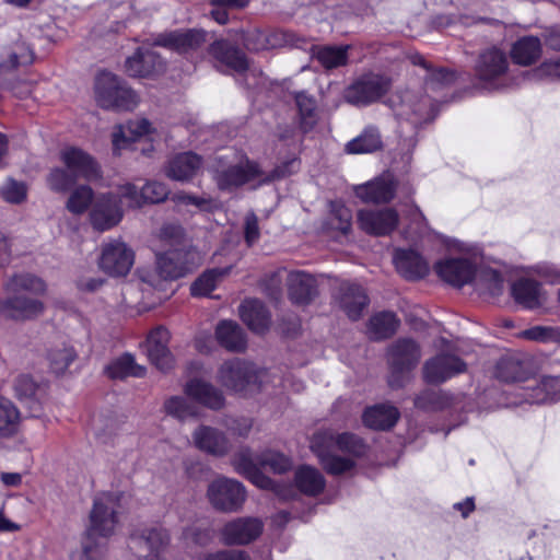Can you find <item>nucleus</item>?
Wrapping results in <instances>:
<instances>
[{"label": "nucleus", "mask_w": 560, "mask_h": 560, "mask_svg": "<svg viewBox=\"0 0 560 560\" xmlns=\"http://www.w3.org/2000/svg\"><path fill=\"white\" fill-rule=\"evenodd\" d=\"M390 82L387 78L369 73L359 78L345 93L347 102L364 106L380 100L389 89Z\"/></svg>", "instance_id": "12"}, {"label": "nucleus", "mask_w": 560, "mask_h": 560, "mask_svg": "<svg viewBox=\"0 0 560 560\" xmlns=\"http://www.w3.org/2000/svg\"><path fill=\"white\" fill-rule=\"evenodd\" d=\"M299 162L292 159L275 168L271 175L265 174L259 165L242 153H230L218 159L212 168V177L220 190L232 191L243 185H261L271 179L294 173Z\"/></svg>", "instance_id": "1"}, {"label": "nucleus", "mask_w": 560, "mask_h": 560, "mask_svg": "<svg viewBox=\"0 0 560 560\" xmlns=\"http://www.w3.org/2000/svg\"><path fill=\"white\" fill-rule=\"evenodd\" d=\"M242 320L255 332H265L270 325V316L257 300H246L240 306Z\"/></svg>", "instance_id": "35"}, {"label": "nucleus", "mask_w": 560, "mask_h": 560, "mask_svg": "<svg viewBox=\"0 0 560 560\" xmlns=\"http://www.w3.org/2000/svg\"><path fill=\"white\" fill-rule=\"evenodd\" d=\"M94 97L106 109L131 110L139 102L137 94L110 72H101L96 77Z\"/></svg>", "instance_id": "3"}, {"label": "nucleus", "mask_w": 560, "mask_h": 560, "mask_svg": "<svg viewBox=\"0 0 560 560\" xmlns=\"http://www.w3.org/2000/svg\"><path fill=\"white\" fill-rule=\"evenodd\" d=\"M394 264L397 271L408 279L422 278L429 271L428 262L412 249H397Z\"/></svg>", "instance_id": "30"}, {"label": "nucleus", "mask_w": 560, "mask_h": 560, "mask_svg": "<svg viewBox=\"0 0 560 560\" xmlns=\"http://www.w3.org/2000/svg\"><path fill=\"white\" fill-rule=\"evenodd\" d=\"M172 200L178 208L187 209L191 212H214L219 210L221 202L210 196H196L184 191L177 192Z\"/></svg>", "instance_id": "39"}, {"label": "nucleus", "mask_w": 560, "mask_h": 560, "mask_svg": "<svg viewBox=\"0 0 560 560\" xmlns=\"http://www.w3.org/2000/svg\"><path fill=\"white\" fill-rule=\"evenodd\" d=\"M338 301L340 307L351 319L360 318L363 308L369 302L364 290L361 287L351 283H343L340 287Z\"/></svg>", "instance_id": "33"}, {"label": "nucleus", "mask_w": 560, "mask_h": 560, "mask_svg": "<svg viewBox=\"0 0 560 560\" xmlns=\"http://www.w3.org/2000/svg\"><path fill=\"white\" fill-rule=\"evenodd\" d=\"M420 357V348L415 341L410 339L398 340L388 351L389 385L400 387L408 373L418 364Z\"/></svg>", "instance_id": "7"}, {"label": "nucleus", "mask_w": 560, "mask_h": 560, "mask_svg": "<svg viewBox=\"0 0 560 560\" xmlns=\"http://www.w3.org/2000/svg\"><path fill=\"white\" fill-rule=\"evenodd\" d=\"M209 55L220 70L242 72L248 67L245 55L226 40L214 42L209 47Z\"/></svg>", "instance_id": "24"}, {"label": "nucleus", "mask_w": 560, "mask_h": 560, "mask_svg": "<svg viewBox=\"0 0 560 560\" xmlns=\"http://www.w3.org/2000/svg\"><path fill=\"white\" fill-rule=\"evenodd\" d=\"M336 447L354 456H361L365 451L363 441L354 434L343 433L336 436Z\"/></svg>", "instance_id": "59"}, {"label": "nucleus", "mask_w": 560, "mask_h": 560, "mask_svg": "<svg viewBox=\"0 0 560 560\" xmlns=\"http://www.w3.org/2000/svg\"><path fill=\"white\" fill-rule=\"evenodd\" d=\"M399 418L397 408L390 405H376L368 408L363 416V423L373 430H388L395 425Z\"/></svg>", "instance_id": "37"}, {"label": "nucleus", "mask_w": 560, "mask_h": 560, "mask_svg": "<svg viewBox=\"0 0 560 560\" xmlns=\"http://www.w3.org/2000/svg\"><path fill=\"white\" fill-rule=\"evenodd\" d=\"M296 488L304 494L317 495L325 488L324 476L314 467L304 465L296 469L294 475Z\"/></svg>", "instance_id": "38"}, {"label": "nucleus", "mask_w": 560, "mask_h": 560, "mask_svg": "<svg viewBox=\"0 0 560 560\" xmlns=\"http://www.w3.org/2000/svg\"><path fill=\"white\" fill-rule=\"evenodd\" d=\"M399 223V214L394 208L362 209L358 212L359 228L375 236L389 235Z\"/></svg>", "instance_id": "14"}, {"label": "nucleus", "mask_w": 560, "mask_h": 560, "mask_svg": "<svg viewBox=\"0 0 560 560\" xmlns=\"http://www.w3.org/2000/svg\"><path fill=\"white\" fill-rule=\"evenodd\" d=\"M529 360L520 361L508 357L500 360L497 365V376L503 382H524L528 380Z\"/></svg>", "instance_id": "41"}, {"label": "nucleus", "mask_w": 560, "mask_h": 560, "mask_svg": "<svg viewBox=\"0 0 560 560\" xmlns=\"http://www.w3.org/2000/svg\"><path fill=\"white\" fill-rule=\"evenodd\" d=\"M175 257L177 256H156V268H141L137 271L141 290L143 292L152 290L156 294V301L166 298L170 281L183 277L184 267L176 266L173 269H167V264L173 262Z\"/></svg>", "instance_id": "5"}, {"label": "nucleus", "mask_w": 560, "mask_h": 560, "mask_svg": "<svg viewBox=\"0 0 560 560\" xmlns=\"http://www.w3.org/2000/svg\"><path fill=\"white\" fill-rule=\"evenodd\" d=\"M78 177L71 174L68 168L55 167L47 176L48 187L56 192L67 191L75 182Z\"/></svg>", "instance_id": "54"}, {"label": "nucleus", "mask_w": 560, "mask_h": 560, "mask_svg": "<svg viewBox=\"0 0 560 560\" xmlns=\"http://www.w3.org/2000/svg\"><path fill=\"white\" fill-rule=\"evenodd\" d=\"M119 199V205H121L125 199L128 207H140L144 203L143 190L138 189V187L133 184L127 183L121 185L118 188V192L115 194Z\"/></svg>", "instance_id": "60"}, {"label": "nucleus", "mask_w": 560, "mask_h": 560, "mask_svg": "<svg viewBox=\"0 0 560 560\" xmlns=\"http://www.w3.org/2000/svg\"><path fill=\"white\" fill-rule=\"evenodd\" d=\"M185 394L211 409H220L224 406L222 393L212 384L199 378H192L185 385Z\"/></svg>", "instance_id": "29"}, {"label": "nucleus", "mask_w": 560, "mask_h": 560, "mask_svg": "<svg viewBox=\"0 0 560 560\" xmlns=\"http://www.w3.org/2000/svg\"><path fill=\"white\" fill-rule=\"evenodd\" d=\"M144 138L150 141H155L159 138V133L152 124L147 118L130 120L126 125L115 127L112 135L113 149L116 153H119L132 142Z\"/></svg>", "instance_id": "15"}, {"label": "nucleus", "mask_w": 560, "mask_h": 560, "mask_svg": "<svg viewBox=\"0 0 560 560\" xmlns=\"http://www.w3.org/2000/svg\"><path fill=\"white\" fill-rule=\"evenodd\" d=\"M192 443L201 452L212 456L222 457L231 450V443L226 435L209 425H199L192 432Z\"/></svg>", "instance_id": "23"}, {"label": "nucleus", "mask_w": 560, "mask_h": 560, "mask_svg": "<svg viewBox=\"0 0 560 560\" xmlns=\"http://www.w3.org/2000/svg\"><path fill=\"white\" fill-rule=\"evenodd\" d=\"M77 353L72 347L61 346L51 349L48 353L50 370L57 374H63L75 360Z\"/></svg>", "instance_id": "51"}, {"label": "nucleus", "mask_w": 560, "mask_h": 560, "mask_svg": "<svg viewBox=\"0 0 560 560\" xmlns=\"http://www.w3.org/2000/svg\"><path fill=\"white\" fill-rule=\"evenodd\" d=\"M511 294L516 303L526 308H535L546 301L541 285L530 279H520L511 287Z\"/></svg>", "instance_id": "32"}, {"label": "nucleus", "mask_w": 560, "mask_h": 560, "mask_svg": "<svg viewBox=\"0 0 560 560\" xmlns=\"http://www.w3.org/2000/svg\"><path fill=\"white\" fill-rule=\"evenodd\" d=\"M5 287L9 292L14 294L23 291L42 294L46 290V284L40 278L28 273L12 277Z\"/></svg>", "instance_id": "50"}, {"label": "nucleus", "mask_w": 560, "mask_h": 560, "mask_svg": "<svg viewBox=\"0 0 560 560\" xmlns=\"http://www.w3.org/2000/svg\"><path fill=\"white\" fill-rule=\"evenodd\" d=\"M126 72L131 77H147L163 69V63L155 52L139 48L126 60Z\"/></svg>", "instance_id": "31"}, {"label": "nucleus", "mask_w": 560, "mask_h": 560, "mask_svg": "<svg viewBox=\"0 0 560 560\" xmlns=\"http://www.w3.org/2000/svg\"><path fill=\"white\" fill-rule=\"evenodd\" d=\"M284 44V37L278 32H262L255 30L245 37V46L252 51H261L281 47Z\"/></svg>", "instance_id": "43"}, {"label": "nucleus", "mask_w": 560, "mask_h": 560, "mask_svg": "<svg viewBox=\"0 0 560 560\" xmlns=\"http://www.w3.org/2000/svg\"><path fill=\"white\" fill-rule=\"evenodd\" d=\"M259 464L269 467L276 474H282L292 466L289 457L273 451L265 452L259 458Z\"/></svg>", "instance_id": "57"}, {"label": "nucleus", "mask_w": 560, "mask_h": 560, "mask_svg": "<svg viewBox=\"0 0 560 560\" xmlns=\"http://www.w3.org/2000/svg\"><path fill=\"white\" fill-rule=\"evenodd\" d=\"M435 240L448 253L460 255L458 258H446L435 265V270L443 280L455 287H463L476 279L477 265L481 257L477 246L442 234H435Z\"/></svg>", "instance_id": "2"}, {"label": "nucleus", "mask_w": 560, "mask_h": 560, "mask_svg": "<svg viewBox=\"0 0 560 560\" xmlns=\"http://www.w3.org/2000/svg\"><path fill=\"white\" fill-rule=\"evenodd\" d=\"M44 310L43 303L37 299L14 296L0 302V313L13 319H31Z\"/></svg>", "instance_id": "28"}, {"label": "nucleus", "mask_w": 560, "mask_h": 560, "mask_svg": "<svg viewBox=\"0 0 560 560\" xmlns=\"http://www.w3.org/2000/svg\"><path fill=\"white\" fill-rule=\"evenodd\" d=\"M466 370V364L458 357L448 352L438 354L427 361L423 375L429 383H442Z\"/></svg>", "instance_id": "20"}, {"label": "nucleus", "mask_w": 560, "mask_h": 560, "mask_svg": "<svg viewBox=\"0 0 560 560\" xmlns=\"http://www.w3.org/2000/svg\"><path fill=\"white\" fill-rule=\"evenodd\" d=\"M206 42V32L201 30L172 31L160 34L154 45L186 54L197 49Z\"/></svg>", "instance_id": "22"}, {"label": "nucleus", "mask_w": 560, "mask_h": 560, "mask_svg": "<svg viewBox=\"0 0 560 560\" xmlns=\"http://www.w3.org/2000/svg\"><path fill=\"white\" fill-rule=\"evenodd\" d=\"M397 182L390 173L359 185L354 191L358 198L366 203H388L395 197Z\"/></svg>", "instance_id": "17"}, {"label": "nucleus", "mask_w": 560, "mask_h": 560, "mask_svg": "<svg viewBox=\"0 0 560 560\" xmlns=\"http://www.w3.org/2000/svg\"><path fill=\"white\" fill-rule=\"evenodd\" d=\"M207 498L215 510L232 513L243 506L246 490L240 481L221 476L209 483Z\"/></svg>", "instance_id": "6"}, {"label": "nucleus", "mask_w": 560, "mask_h": 560, "mask_svg": "<svg viewBox=\"0 0 560 560\" xmlns=\"http://www.w3.org/2000/svg\"><path fill=\"white\" fill-rule=\"evenodd\" d=\"M232 465L238 474L245 477L257 467L249 451L237 453L232 459Z\"/></svg>", "instance_id": "64"}, {"label": "nucleus", "mask_w": 560, "mask_h": 560, "mask_svg": "<svg viewBox=\"0 0 560 560\" xmlns=\"http://www.w3.org/2000/svg\"><path fill=\"white\" fill-rule=\"evenodd\" d=\"M144 202H161L168 196V188L160 182H149L143 187Z\"/></svg>", "instance_id": "63"}, {"label": "nucleus", "mask_w": 560, "mask_h": 560, "mask_svg": "<svg viewBox=\"0 0 560 560\" xmlns=\"http://www.w3.org/2000/svg\"><path fill=\"white\" fill-rule=\"evenodd\" d=\"M541 54L540 40L535 36L520 38L511 49L514 62L521 66H529L535 62Z\"/></svg>", "instance_id": "40"}, {"label": "nucleus", "mask_w": 560, "mask_h": 560, "mask_svg": "<svg viewBox=\"0 0 560 560\" xmlns=\"http://www.w3.org/2000/svg\"><path fill=\"white\" fill-rule=\"evenodd\" d=\"M381 137L376 129L369 128L359 137L349 141L346 151L351 154L371 153L381 148Z\"/></svg>", "instance_id": "48"}, {"label": "nucleus", "mask_w": 560, "mask_h": 560, "mask_svg": "<svg viewBox=\"0 0 560 560\" xmlns=\"http://www.w3.org/2000/svg\"><path fill=\"white\" fill-rule=\"evenodd\" d=\"M176 255L173 259V262L167 264V269H173L176 266L184 267L183 277L192 270V268L200 261V257L197 253L184 252L178 249L168 250L163 254H158L156 256H173Z\"/></svg>", "instance_id": "55"}, {"label": "nucleus", "mask_w": 560, "mask_h": 560, "mask_svg": "<svg viewBox=\"0 0 560 560\" xmlns=\"http://www.w3.org/2000/svg\"><path fill=\"white\" fill-rule=\"evenodd\" d=\"M119 498L113 493H102L95 498L90 513L86 536L90 538L113 536L119 526Z\"/></svg>", "instance_id": "4"}, {"label": "nucleus", "mask_w": 560, "mask_h": 560, "mask_svg": "<svg viewBox=\"0 0 560 560\" xmlns=\"http://www.w3.org/2000/svg\"><path fill=\"white\" fill-rule=\"evenodd\" d=\"M0 194L8 202L19 203L26 197V187L22 183L9 180L2 186Z\"/></svg>", "instance_id": "62"}, {"label": "nucleus", "mask_w": 560, "mask_h": 560, "mask_svg": "<svg viewBox=\"0 0 560 560\" xmlns=\"http://www.w3.org/2000/svg\"><path fill=\"white\" fill-rule=\"evenodd\" d=\"M349 49L350 46H315L312 56L325 69H334L347 63Z\"/></svg>", "instance_id": "42"}, {"label": "nucleus", "mask_w": 560, "mask_h": 560, "mask_svg": "<svg viewBox=\"0 0 560 560\" xmlns=\"http://www.w3.org/2000/svg\"><path fill=\"white\" fill-rule=\"evenodd\" d=\"M60 161L75 177L94 180L100 177V167L94 159L75 147H67L60 152Z\"/></svg>", "instance_id": "19"}, {"label": "nucleus", "mask_w": 560, "mask_h": 560, "mask_svg": "<svg viewBox=\"0 0 560 560\" xmlns=\"http://www.w3.org/2000/svg\"><path fill=\"white\" fill-rule=\"evenodd\" d=\"M106 373L110 378L141 377L144 375L145 369L137 364L131 354L126 353L110 362L106 368Z\"/></svg>", "instance_id": "44"}, {"label": "nucleus", "mask_w": 560, "mask_h": 560, "mask_svg": "<svg viewBox=\"0 0 560 560\" xmlns=\"http://www.w3.org/2000/svg\"><path fill=\"white\" fill-rule=\"evenodd\" d=\"M165 411L180 420L194 417L196 408L190 405L184 397L174 396L167 399L164 404Z\"/></svg>", "instance_id": "56"}, {"label": "nucleus", "mask_w": 560, "mask_h": 560, "mask_svg": "<svg viewBox=\"0 0 560 560\" xmlns=\"http://www.w3.org/2000/svg\"><path fill=\"white\" fill-rule=\"evenodd\" d=\"M135 264V252L120 240H113L102 245L98 260L100 268L112 277H125Z\"/></svg>", "instance_id": "10"}, {"label": "nucleus", "mask_w": 560, "mask_h": 560, "mask_svg": "<svg viewBox=\"0 0 560 560\" xmlns=\"http://www.w3.org/2000/svg\"><path fill=\"white\" fill-rule=\"evenodd\" d=\"M265 374V371L257 370L253 363L234 359L220 366L217 378L226 389L241 393L252 383L260 381Z\"/></svg>", "instance_id": "8"}, {"label": "nucleus", "mask_w": 560, "mask_h": 560, "mask_svg": "<svg viewBox=\"0 0 560 560\" xmlns=\"http://www.w3.org/2000/svg\"><path fill=\"white\" fill-rule=\"evenodd\" d=\"M351 219V211L345 205L339 202L331 205V225L335 229L347 232L350 228Z\"/></svg>", "instance_id": "61"}, {"label": "nucleus", "mask_w": 560, "mask_h": 560, "mask_svg": "<svg viewBox=\"0 0 560 560\" xmlns=\"http://www.w3.org/2000/svg\"><path fill=\"white\" fill-rule=\"evenodd\" d=\"M477 283L481 290L488 292L492 296L500 295L504 289L503 276L491 268H483L479 271Z\"/></svg>", "instance_id": "52"}, {"label": "nucleus", "mask_w": 560, "mask_h": 560, "mask_svg": "<svg viewBox=\"0 0 560 560\" xmlns=\"http://www.w3.org/2000/svg\"><path fill=\"white\" fill-rule=\"evenodd\" d=\"M288 287L290 299L296 304H305L316 294L315 279L303 271L290 272Z\"/></svg>", "instance_id": "34"}, {"label": "nucleus", "mask_w": 560, "mask_h": 560, "mask_svg": "<svg viewBox=\"0 0 560 560\" xmlns=\"http://www.w3.org/2000/svg\"><path fill=\"white\" fill-rule=\"evenodd\" d=\"M229 268H214L203 272L190 287L194 296L209 295L219 281L229 273Z\"/></svg>", "instance_id": "49"}, {"label": "nucleus", "mask_w": 560, "mask_h": 560, "mask_svg": "<svg viewBox=\"0 0 560 560\" xmlns=\"http://www.w3.org/2000/svg\"><path fill=\"white\" fill-rule=\"evenodd\" d=\"M218 342L231 352H242L246 349V338L242 328L232 320H222L217 325Z\"/></svg>", "instance_id": "36"}, {"label": "nucleus", "mask_w": 560, "mask_h": 560, "mask_svg": "<svg viewBox=\"0 0 560 560\" xmlns=\"http://www.w3.org/2000/svg\"><path fill=\"white\" fill-rule=\"evenodd\" d=\"M508 70V58L505 54L497 48L483 51L476 65V73L485 89L493 90L500 88L498 81Z\"/></svg>", "instance_id": "16"}, {"label": "nucleus", "mask_w": 560, "mask_h": 560, "mask_svg": "<svg viewBox=\"0 0 560 560\" xmlns=\"http://www.w3.org/2000/svg\"><path fill=\"white\" fill-rule=\"evenodd\" d=\"M103 555V549L95 545L92 538L85 536L81 546L71 552L70 560H98Z\"/></svg>", "instance_id": "58"}, {"label": "nucleus", "mask_w": 560, "mask_h": 560, "mask_svg": "<svg viewBox=\"0 0 560 560\" xmlns=\"http://www.w3.org/2000/svg\"><path fill=\"white\" fill-rule=\"evenodd\" d=\"M310 447L329 474L340 475L354 466L351 458L330 454L331 450L336 447V436L330 429L317 431L311 439Z\"/></svg>", "instance_id": "9"}, {"label": "nucleus", "mask_w": 560, "mask_h": 560, "mask_svg": "<svg viewBox=\"0 0 560 560\" xmlns=\"http://www.w3.org/2000/svg\"><path fill=\"white\" fill-rule=\"evenodd\" d=\"M399 320L390 312L374 315L369 323L368 332L372 339L380 340L390 337L397 330Z\"/></svg>", "instance_id": "46"}, {"label": "nucleus", "mask_w": 560, "mask_h": 560, "mask_svg": "<svg viewBox=\"0 0 560 560\" xmlns=\"http://www.w3.org/2000/svg\"><path fill=\"white\" fill-rule=\"evenodd\" d=\"M89 217L95 230L104 232L113 229L124 217L118 197L114 192L97 195Z\"/></svg>", "instance_id": "13"}, {"label": "nucleus", "mask_w": 560, "mask_h": 560, "mask_svg": "<svg viewBox=\"0 0 560 560\" xmlns=\"http://www.w3.org/2000/svg\"><path fill=\"white\" fill-rule=\"evenodd\" d=\"M262 523L256 517H238L224 525L221 538L226 545H246L260 536Z\"/></svg>", "instance_id": "18"}, {"label": "nucleus", "mask_w": 560, "mask_h": 560, "mask_svg": "<svg viewBox=\"0 0 560 560\" xmlns=\"http://www.w3.org/2000/svg\"><path fill=\"white\" fill-rule=\"evenodd\" d=\"M201 159L199 155L185 152L173 156L165 166V175L176 182H189L201 170Z\"/></svg>", "instance_id": "26"}, {"label": "nucleus", "mask_w": 560, "mask_h": 560, "mask_svg": "<svg viewBox=\"0 0 560 560\" xmlns=\"http://www.w3.org/2000/svg\"><path fill=\"white\" fill-rule=\"evenodd\" d=\"M16 397L30 409L37 411L47 399L48 385L36 382L31 375H20L14 382Z\"/></svg>", "instance_id": "25"}, {"label": "nucleus", "mask_w": 560, "mask_h": 560, "mask_svg": "<svg viewBox=\"0 0 560 560\" xmlns=\"http://www.w3.org/2000/svg\"><path fill=\"white\" fill-rule=\"evenodd\" d=\"M95 198L94 191L90 186L79 185L70 191L66 201V209L74 215H81L90 207H93Z\"/></svg>", "instance_id": "45"}, {"label": "nucleus", "mask_w": 560, "mask_h": 560, "mask_svg": "<svg viewBox=\"0 0 560 560\" xmlns=\"http://www.w3.org/2000/svg\"><path fill=\"white\" fill-rule=\"evenodd\" d=\"M525 400L530 404H546L560 400V377L542 375L525 388Z\"/></svg>", "instance_id": "27"}, {"label": "nucleus", "mask_w": 560, "mask_h": 560, "mask_svg": "<svg viewBox=\"0 0 560 560\" xmlns=\"http://www.w3.org/2000/svg\"><path fill=\"white\" fill-rule=\"evenodd\" d=\"M170 541V535L158 526H143L137 528L129 539V549L137 556V560H160L158 552Z\"/></svg>", "instance_id": "11"}, {"label": "nucleus", "mask_w": 560, "mask_h": 560, "mask_svg": "<svg viewBox=\"0 0 560 560\" xmlns=\"http://www.w3.org/2000/svg\"><path fill=\"white\" fill-rule=\"evenodd\" d=\"M170 331L164 327L153 329L145 341L149 360L161 371H168L174 365V358L168 349Z\"/></svg>", "instance_id": "21"}, {"label": "nucleus", "mask_w": 560, "mask_h": 560, "mask_svg": "<svg viewBox=\"0 0 560 560\" xmlns=\"http://www.w3.org/2000/svg\"><path fill=\"white\" fill-rule=\"evenodd\" d=\"M295 101L303 128H312L316 122V104L314 98L304 92H300L296 94Z\"/></svg>", "instance_id": "53"}, {"label": "nucleus", "mask_w": 560, "mask_h": 560, "mask_svg": "<svg viewBox=\"0 0 560 560\" xmlns=\"http://www.w3.org/2000/svg\"><path fill=\"white\" fill-rule=\"evenodd\" d=\"M21 415L14 404L0 397V435L3 438L12 436L18 433Z\"/></svg>", "instance_id": "47"}]
</instances>
